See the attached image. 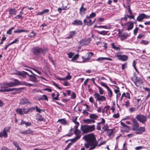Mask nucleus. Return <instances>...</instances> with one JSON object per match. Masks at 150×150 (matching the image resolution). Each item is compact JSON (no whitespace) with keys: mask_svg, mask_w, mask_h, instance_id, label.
<instances>
[{"mask_svg":"<svg viewBox=\"0 0 150 150\" xmlns=\"http://www.w3.org/2000/svg\"><path fill=\"white\" fill-rule=\"evenodd\" d=\"M9 14L10 16L13 15H16L17 12V10L15 8H11L9 10Z\"/></svg>","mask_w":150,"mask_h":150,"instance_id":"obj_26","label":"nucleus"},{"mask_svg":"<svg viewBox=\"0 0 150 150\" xmlns=\"http://www.w3.org/2000/svg\"><path fill=\"white\" fill-rule=\"evenodd\" d=\"M80 129L83 134L92 132L94 131V125L91 126L87 125H81Z\"/></svg>","mask_w":150,"mask_h":150,"instance_id":"obj_3","label":"nucleus"},{"mask_svg":"<svg viewBox=\"0 0 150 150\" xmlns=\"http://www.w3.org/2000/svg\"><path fill=\"white\" fill-rule=\"evenodd\" d=\"M71 142L69 143L67 145L65 149V150H67L68 149H69L70 146L73 143H74V142H73L72 141V139L71 140Z\"/></svg>","mask_w":150,"mask_h":150,"instance_id":"obj_42","label":"nucleus"},{"mask_svg":"<svg viewBox=\"0 0 150 150\" xmlns=\"http://www.w3.org/2000/svg\"><path fill=\"white\" fill-rule=\"evenodd\" d=\"M131 120L132 122V129L133 131H136L139 127V124L135 119V118H132Z\"/></svg>","mask_w":150,"mask_h":150,"instance_id":"obj_10","label":"nucleus"},{"mask_svg":"<svg viewBox=\"0 0 150 150\" xmlns=\"http://www.w3.org/2000/svg\"><path fill=\"white\" fill-rule=\"evenodd\" d=\"M94 27H97L98 28H103L105 29H110V28L109 26H107L105 25H100L98 26H96V25H94Z\"/></svg>","mask_w":150,"mask_h":150,"instance_id":"obj_35","label":"nucleus"},{"mask_svg":"<svg viewBox=\"0 0 150 150\" xmlns=\"http://www.w3.org/2000/svg\"><path fill=\"white\" fill-rule=\"evenodd\" d=\"M25 73V72H18V74L23 77H24L25 76V75L26 74Z\"/></svg>","mask_w":150,"mask_h":150,"instance_id":"obj_46","label":"nucleus"},{"mask_svg":"<svg viewBox=\"0 0 150 150\" xmlns=\"http://www.w3.org/2000/svg\"><path fill=\"white\" fill-rule=\"evenodd\" d=\"M21 104L23 105L25 104H31V103L26 98H24L21 99Z\"/></svg>","mask_w":150,"mask_h":150,"instance_id":"obj_20","label":"nucleus"},{"mask_svg":"<svg viewBox=\"0 0 150 150\" xmlns=\"http://www.w3.org/2000/svg\"><path fill=\"white\" fill-rule=\"evenodd\" d=\"M121 124L123 126L126 128V130H125V131L126 132H128L129 130V127L127 126L123 122H120Z\"/></svg>","mask_w":150,"mask_h":150,"instance_id":"obj_33","label":"nucleus"},{"mask_svg":"<svg viewBox=\"0 0 150 150\" xmlns=\"http://www.w3.org/2000/svg\"><path fill=\"white\" fill-rule=\"evenodd\" d=\"M76 98V94L74 92H73L72 93V94L71 96V99H74Z\"/></svg>","mask_w":150,"mask_h":150,"instance_id":"obj_53","label":"nucleus"},{"mask_svg":"<svg viewBox=\"0 0 150 150\" xmlns=\"http://www.w3.org/2000/svg\"><path fill=\"white\" fill-rule=\"evenodd\" d=\"M93 22L92 21L91 19L89 18L88 17H86L83 20V22L85 25L88 26L91 25Z\"/></svg>","mask_w":150,"mask_h":150,"instance_id":"obj_14","label":"nucleus"},{"mask_svg":"<svg viewBox=\"0 0 150 150\" xmlns=\"http://www.w3.org/2000/svg\"><path fill=\"white\" fill-rule=\"evenodd\" d=\"M76 32L75 31H71L70 32V34L69 36L66 38V39H69L72 38L75 35Z\"/></svg>","mask_w":150,"mask_h":150,"instance_id":"obj_28","label":"nucleus"},{"mask_svg":"<svg viewBox=\"0 0 150 150\" xmlns=\"http://www.w3.org/2000/svg\"><path fill=\"white\" fill-rule=\"evenodd\" d=\"M22 109L23 112V113L27 114L28 113V110L27 109H26L25 108H23Z\"/></svg>","mask_w":150,"mask_h":150,"instance_id":"obj_57","label":"nucleus"},{"mask_svg":"<svg viewBox=\"0 0 150 150\" xmlns=\"http://www.w3.org/2000/svg\"><path fill=\"white\" fill-rule=\"evenodd\" d=\"M91 39L89 38H87L81 40L80 41V45L83 46L88 45L90 42Z\"/></svg>","mask_w":150,"mask_h":150,"instance_id":"obj_13","label":"nucleus"},{"mask_svg":"<svg viewBox=\"0 0 150 150\" xmlns=\"http://www.w3.org/2000/svg\"><path fill=\"white\" fill-rule=\"evenodd\" d=\"M28 30H25L23 29H18L16 30H15L14 31V33H21L22 32H26L28 33Z\"/></svg>","mask_w":150,"mask_h":150,"instance_id":"obj_29","label":"nucleus"},{"mask_svg":"<svg viewBox=\"0 0 150 150\" xmlns=\"http://www.w3.org/2000/svg\"><path fill=\"white\" fill-rule=\"evenodd\" d=\"M119 36L121 40L123 41L127 39V37L129 36V35L127 33H124L120 34Z\"/></svg>","mask_w":150,"mask_h":150,"instance_id":"obj_17","label":"nucleus"},{"mask_svg":"<svg viewBox=\"0 0 150 150\" xmlns=\"http://www.w3.org/2000/svg\"><path fill=\"white\" fill-rule=\"evenodd\" d=\"M25 132L26 134H33V131H32L31 129H30L26 130Z\"/></svg>","mask_w":150,"mask_h":150,"instance_id":"obj_41","label":"nucleus"},{"mask_svg":"<svg viewBox=\"0 0 150 150\" xmlns=\"http://www.w3.org/2000/svg\"><path fill=\"white\" fill-rule=\"evenodd\" d=\"M138 30V28H136L134 30V33L135 35H136L137 34Z\"/></svg>","mask_w":150,"mask_h":150,"instance_id":"obj_64","label":"nucleus"},{"mask_svg":"<svg viewBox=\"0 0 150 150\" xmlns=\"http://www.w3.org/2000/svg\"><path fill=\"white\" fill-rule=\"evenodd\" d=\"M49 11V10L48 9H45L42 11V15L45 13H47Z\"/></svg>","mask_w":150,"mask_h":150,"instance_id":"obj_51","label":"nucleus"},{"mask_svg":"<svg viewBox=\"0 0 150 150\" xmlns=\"http://www.w3.org/2000/svg\"><path fill=\"white\" fill-rule=\"evenodd\" d=\"M138 109V108L132 107L130 108L129 109V111L130 112H134L135 111H137Z\"/></svg>","mask_w":150,"mask_h":150,"instance_id":"obj_37","label":"nucleus"},{"mask_svg":"<svg viewBox=\"0 0 150 150\" xmlns=\"http://www.w3.org/2000/svg\"><path fill=\"white\" fill-rule=\"evenodd\" d=\"M116 57L118 58L119 60L122 61H126L127 60L128 58V56L126 55L117 54Z\"/></svg>","mask_w":150,"mask_h":150,"instance_id":"obj_16","label":"nucleus"},{"mask_svg":"<svg viewBox=\"0 0 150 150\" xmlns=\"http://www.w3.org/2000/svg\"><path fill=\"white\" fill-rule=\"evenodd\" d=\"M111 45L112 46V47L117 50H120V49L119 47H117L115 46L114 45V43H112L111 44Z\"/></svg>","mask_w":150,"mask_h":150,"instance_id":"obj_39","label":"nucleus"},{"mask_svg":"<svg viewBox=\"0 0 150 150\" xmlns=\"http://www.w3.org/2000/svg\"><path fill=\"white\" fill-rule=\"evenodd\" d=\"M48 50V49L47 48H42L38 46L33 47L31 50L35 59L36 60H42L43 58L41 54L45 56Z\"/></svg>","mask_w":150,"mask_h":150,"instance_id":"obj_1","label":"nucleus"},{"mask_svg":"<svg viewBox=\"0 0 150 150\" xmlns=\"http://www.w3.org/2000/svg\"><path fill=\"white\" fill-rule=\"evenodd\" d=\"M127 67V64L126 63L123 64L122 65V70H124L125 68Z\"/></svg>","mask_w":150,"mask_h":150,"instance_id":"obj_61","label":"nucleus"},{"mask_svg":"<svg viewBox=\"0 0 150 150\" xmlns=\"http://www.w3.org/2000/svg\"><path fill=\"white\" fill-rule=\"evenodd\" d=\"M81 131L79 129L75 130L74 133L76 136L74 138L72 139V141L73 142H75L80 138L81 136Z\"/></svg>","mask_w":150,"mask_h":150,"instance_id":"obj_11","label":"nucleus"},{"mask_svg":"<svg viewBox=\"0 0 150 150\" xmlns=\"http://www.w3.org/2000/svg\"><path fill=\"white\" fill-rule=\"evenodd\" d=\"M19 41V40L18 38H16L14 40H13L12 42L10 43V44L12 45L14 43H16V42Z\"/></svg>","mask_w":150,"mask_h":150,"instance_id":"obj_58","label":"nucleus"},{"mask_svg":"<svg viewBox=\"0 0 150 150\" xmlns=\"http://www.w3.org/2000/svg\"><path fill=\"white\" fill-rule=\"evenodd\" d=\"M136 133L137 134H140L145 131V128L144 127H139L137 130Z\"/></svg>","mask_w":150,"mask_h":150,"instance_id":"obj_21","label":"nucleus"},{"mask_svg":"<svg viewBox=\"0 0 150 150\" xmlns=\"http://www.w3.org/2000/svg\"><path fill=\"white\" fill-rule=\"evenodd\" d=\"M28 110V113L29 112H31L35 110V107H32L29 108L27 109Z\"/></svg>","mask_w":150,"mask_h":150,"instance_id":"obj_52","label":"nucleus"},{"mask_svg":"<svg viewBox=\"0 0 150 150\" xmlns=\"http://www.w3.org/2000/svg\"><path fill=\"white\" fill-rule=\"evenodd\" d=\"M126 8H127L128 10V11L129 12V13H130V14H132V13L131 10L130 8V6L129 5H127V7H126Z\"/></svg>","mask_w":150,"mask_h":150,"instance_id":"obj_48","label":"nucleus"},{"mask_svg":"<svg viewBox=\"0 0 150 150\" xmlns=\"http://www.w3.org/2000/svg\"><path fill=\"white\" fill-rule=\"evenodd\" d=\"M71 78V76L70 75V74L69 73H68L67 75L65 78L64 79H70Z\"/></svg>","mask_w":150,"mask_h":150,"instance_id":"obj_49","label":"nucleus"},{"mask_svg":"<svg viewBox=\"0 0 150 150\" xmlns=\"http://www.w3.org/2000/svg\"><path fill=\"white\" fill-rule=\"evenodd\" d=\"M95 97L98 100L102 101L105 100L106 98L104 96H101L99 94L96 93L94 94Z\"/></svg>","mask_w":150,"mask_h":150,"instance_id":"obj_15","label":"nucleus"},{"mask_svg":"<svg viewBox=\"0 0 150 150\" xmlns=\"http://www.w3.org/2000/svg\"><path fill=\"white\" fill-rule=\"evenodd\" d=\"M145 18H146V15L144 14H142L137 17V20L138 21H140Z\"/></svg>","mask_w":150,"mask_h":150,"instance_id":"obj_25","label":"nucleus"},{"mask_svg":"<svg viewBox=\"0 0 150 150\" xmlns=\"http://www.w3.org/2000/svg\"><path fill=\"white\" fill-rule=\"evenodd\" d=\"M25 74L28 76V79L29 80L34 83H37L38 82V78L40 77L33 73V74H29L28 73H25Z\"/></svg>","mask_w":150,"mask_h":150,"instance_id":"obj_5","label":"nucleus"},{"mask_svg":"<svg viewBox=\"0 0 150 150\" xmlns=\"http://www.w3.org/2000/svg\"><path fill=\"white\" fill-rule=\"evenodd\" d=\"M12 143L15 147H17L19 146L18 143L16 141H13Z\"/></svg>","mask_w":150,"mask_h":150,"instance_id":"obj_62","label":"nucleus"},{"mask_svg":"<svg viewBox=\"0 0 150 150\" xmlns=\"http://www.w3.org/2000/svg\"><path fill=\"white\" fill-rule=\"evenodd\" d=\"M35 36V33L33 31H32L31 32L30 34L28 35V36L31 38H34Z\"/></svg>","mask_w":150,"mask_h":150,"instance_id":"obj_40","label":"nucleus"},{"mask_svg":"<svg viewBox=\"0 0 150 150\" xmlns=\"http://www.w3.org/2000/svg\"><path fill=\"white\" fill-rule=\"evenodd\" d=\"M107 89L108 90V95L110 97H111L112 95V92L109 88Z\"/></svg>","mask_w":150,"mask_h":150,"instance_id":"obj_38","label":"nucleus"},{"mask_svg":"<svg viewBox=\"0 0 150 150\" xmlns=\"http://www.w3.org/2000/svg\"><path fill=\"white\" fill-rule=\"evenodd\" d=\"M96 44L98 45H99L100 47L101 46H103L104 48V49L105 50H106L107 48V44L106 43L98 42L96 43Z\"/></svg>","mask_w":150,"mask_h":150,"instance_id":"obj_24","label":"nucleus"},{"mask_svg":"<svg viewBox=\"0 0 150 150\" xmlns=\"http://www.w3.org/2000/svg\"><path fill=\"white\" fill-rule=\"evenodd\" d=\"M86 8H83V5L81 6V7L79 9L80 11V12H84L85 11H86Z\"/></svg>","mask_w":150,"mask_h":150,"instance_id":"obj_50","label":"nucleus"},{"mask_svg":"<svg viewBox=\"0 0 150 150\" xmlns=\"http://www.w3.org/2000/svg\"><path fill=\"white\" fill-rule=\"evenodd\" d=\"M98 33L100 34L103 35H105L107 34V32L105 31H98Z\"/></svg>","mask_w":150,"mask_h":150,"instance_id":"obj_45","label":"nucleus"},{"mask_svg":"<svg viewBox=\"0 0 150 150\" xmlns=\"http://www.w3.org/2000/svg\"><path fill=\"white\" fill-rule=\"evenodd\" d=\"M115 86L116 88L117 89H114V91L115 93H118L120 92V91L119 90V88L117 86Z\"/></svg>","mask_w":150,"mask_h":150,"instance_id":"obj_59","label":"nucleus"},{"mask_svg":"<svg viewBox=\"0 0 150 150\" xmlns=\"http://www.w3.org/2000/svg\"><path fill=\"white\" fill-rule=\"evenodd\" d=\"M44 91H47L49 92H52V90L51 88H47L45 89H43Z\"/></svg>","mask_w":150,"mask_h":150,"instance_id":"obj_60","label":"nucleus"},{"mask_svg":"<svg viewBox=\"0 0 150 150\" xmlns=\"http://www.w3.org/2000/svg\"><path fill=\"white\" fill-rule=\"evenodd\" d=\"M100 84L102 86L104 87L107 89L108 88H109V87L107 85H106V84L105 83H104L103 82H101L100 83Z\"/></svg>","mask_w":150,"mask_h":150,"instance_id":"obj_54","label":"nucleus"},{"mask_svg":"<svg viewBox=\"0 0 150 150\" xmlns=\"http://www.w3.org/2000/svg\"><path fill=\"white\" fill-rule=\"evenodd\" d=\"M62 84L65 86H69V83L68 81H64L62 83Z\"/></svg>","mask_w":150,"mask_h":150,"instance_id":"obj_56","label":"nucleus"},{"mask_svg":"<svg viewBox=\"0 0 150 150\" xmlns=\"http://www.w3.org/2000/svg\"><path fill=\"white\" fill-rule=\"evenodd\" d=\"M72 24L74 25H81L82 24V22L81 20L76 19L72 23Z\"/></svg>","mask_w":150,"mask_h":150,"instance_id":"obj_19","label":"nucleus"},{"mask_svg":"<svg viewBox=\"0 0 150 150\" xmlns=\"http://www.w3.org/2000/svg\"><path fill=\"white\" fill-rule=\"evenodd\" d=\"M15 81H16V86L19 85H25L26 86L27 82L25 81H20L16 79H15Z\"/></svg>","mask_w":150,"mask_h":150,"instance_id":"obj_22","label":"nucleus"},{"mask_svg":"<svg viewBox=\"0 0 150 150\" xmlns=\"http://www.w3.org/2000/svg\"><path fill=\"white\" fill-rule=\"evenodd\" d=\"M93 54V53L91 52L87 53L85 55L82 57V58L83 59L82 62H84L88 61L92 56Z\"/></svg>","mask_w":150,"mask_h":150,"instance_id":"obj_12","label":"nucleus"},{"mask_svg":"<svg viewBox=\"0 0 150 150\" xmlns=\"http://www.w3.org/2000/svg\"><path fill=\"white\" fill-rule=\"evenodd\" d=\"M16 112L20 115H22L23 114L22 109L21 108H18L16 109Z\"/></svg>","mask_w":150,"mask_h":150,"instance_id":"obj_32","label":"nucleus"},{"mask_svg":"<svg viewBox=\"0 0 150 150\" xmlns=\"http://www.w3.org/2000/svg\"><path fill=\"white\" fill-rule=\"evenodd\" d=\"M39 100H45L47 101L48 100V99L47 97V95H43L40 98L38 99Z\"/></svg>","mask_w":150,"mask_h":150,"instance_id":"obj_30","label":"nucleus"},{"mask_svg":"<svg viewBox=\"0 0 150 150\" xmlns=\"http://www.w3.org/2000/svg\"><path fill=\"white\" fill-rule=\"evenodd\" d=\"M135 119L140 122L144 124L147 121L148 117L144 115L139 114L136 115Z\"/></svg>","mask_w":150,"mask_h":150,"instance_id":"obj_4","label":"nucleus"},{"mask_svg":"<svg viewBox=\"0 0 150 150\" xmlns=\"http://www.w3.org/2000/svg\"><path fill=\"white\" fill-rule=\"evenodd\" d=\"M84 122L86 124H91V123H94V120L91 119H86L83 120Z\"/></svg>","mask_w":150,"mask_h":150,"instance_id":"obj_27","label":"nucleus"},{"mask_svg":"<svg viewBox=\"0 0 150 150\" xmlns=\"http://www.w3.org/2000/svg\"><path fill=\"white\" fill-rule=\"evenodd\" d=\"M10 127L5 128L3 131L0 132V137L1 138L4 137L5 138H7L8 136L7 132H10Z\"/></svg>","mask_w":150,"mask_h":150,"instance_id":"obj_9","label":"nucleus"},{"mask_svg":"<svg viewBox=\"0 0 150 150\" xmlns=\"http://www.w3.org/2000/svg\"><path fill=\"white\" fill-rule=\"evenodd\" d=\"M106 143V142L105 141H104L101 142L98 145V142L96 141V138H95V137H94V148L97 146H100L101 145L105 144Z\"/></svg>","mask_w":150,"mask_h":150,"instance_id":"obj_23","label":"nucleus"},{"mask_svg":"<svg viewBox=\"0 0 150 150\" xmlns=\"http://www.w3.org/2000/svg\"><path fill=\"white\" fill-rule=\"evenodd\" d=\"M15 79H13V82H4L2 84L3 87L5 88H8L9 87H13L16 86V81H15Z\"/></svg>","mask_w":150,"mask_h":150,"instance_id":"obj_7","label":"nucleus"},{"mask_svg":"<svg viewBox=\"0 0 150 150\" xmlns=\"http://www.w3.org/2000/svg\"><path fill=\"white\" fill-rule=\"evenodd\" d=\"M58 122H60L61 124L66 125L67 123V121L64 119H59L58 120Z\"/></svg>","mask_w":150,"mask_h":150,"instance_id":"obj_31","label":"nucleus"},{"mask_svg":"<svg viewBox=\"0 0 150 150\" xmlns=\"http://www.w3.org/2000/svg\"><path fill=\"white\" fill-rule=\"evenodd\" d=\"M3 87V85H1L0 88V92H8L14 91H18L21 89H23L24 88V87H21L19 88H5Z\"/></svg>","mask_w":150,"mask_h":150,"instance_id":"obj_6","label":"nucleus"},{"mask_svg":"<svg viewBox=\"0 0 150 150\" xmlns=\"http://www.w3.org/2000/svg\"><path fill=\"white\" fill-rule=\"evenodd\" d=\"M86 17H88L89 18L91 19L94 17V12H92L89 16H87Z\"/></svg>","mask_w":150,"mask_h":150,"instance_id":"obj_55","label":"nucleus"},{"mask_svg":"<svg viewBox=\"0 0 150 150\" xmlns=\"http://www.w3.org/2000/svg\"><path fill=\"white\" fill-rule=\"evenodd\" d=\"M132 80L134 82V84L137 87L139 86L140 84L143 83V81L141 79L138 78L137 76L134 75L132 79Z\"/></svg>","mask_w":150,"mask_h":150,"instance_id":"obj_8","label":"nucleus"},{"mask_svg":"<svg viewBox=\"0 0 150 150\" xmlns=\"http://www.w3.org/2000/svg\"><path fill=\"white\" fill-rule=\"evenodd\" d=\"M74 54V53L69 52L67 53V55L69 58H71L72 57Z\"/></svg>","mask_w":150,"mask_h":150,"instance_id":"obj_43","label":"nucleus"},{"mask_svg":"<svg viewBox=\"0 0 150 150\" xmlns=\"http://www.w3.org/2000/svg\"><path fill=\"white\" fill-rule=\"evenodd\" d=\"M35 110L37 112H39V113L41 112V109L38 108V107L37 106H35Z\"/></svg>","mask_w":150,"mask_h":150,"instance_id":"obj_63","label":"nucleus"},{"mask_svg":"<svg viewBox=\"0 0 150 150\" xmlns=\"http://www.w3.org/2000/svg\"><path fill=\"white\" fill-rule=\"evenodd\" d=\"M124 24L127 25L126 29L128 30H132L134 26L133 23L131 22H128L126 23H125Z\"/></svg>","mask_w":150,"mask_h":150,"instance_id":"obj_18","label":"nucleus"},{"mask_svg":"<svg viewBox=\"0 0 150 150\" xmlns=\"http://www.w3.org/2000/svg\"><path fill=\"white\" fill-rule=\"evenodd\" d=\"M108 128V126L107 124H106L103 127V129L104 130V131H107Z\"/></svg>","mask_w":150,"mask_h":150,"instance_id":"obj_47","label":"nucleus"},{"mask_svg":"<svg viewBox=\"0 0 150 150\" xmlns=\"http://www.w3.org/2000/svg\"><path fill=\"white\" fill-rule=\"evenodd\" d=\"M79 57V55L78 54H76L73 57L71 60V61L74 62Z\"/></svg>","mask_w":150,"mask_h":150,"instance_id":"obj_34","label":"nucleus"},{"mask_svg":"<svg viewBox=\"0 0 150 150\" xmlns=\"http://www.w3.org/2000/svg\"><path fill=\"white\" fill-rule=\"evenodd\" d=\"M83 139L85 140L87 143L85 144L84 146L87 148H88L90 146H91L88 150H91L94 149V134L91 133L84 136L83 138Z\"/></svg>","mask_w":150,"mask_h":150,"instance_id":"obj_2","label":"nucleus"},{"mask_svg":"<svg viewBox=\"0 0 150 150\" xmlns=\"http://www.w3.org/2000/svg\"><path fill=\"white\" fill-rule=\"evenodd\" d=\"M107 132L109 136H110L113 132V131L111 129H108Z\"/></svg>","mask_w":150,"mask_h":150,"instance_id":"obj_44","label":"nucleus"},{"mask_svg":"<svg viewBox=\"0 0 150 150\" xmlns=\"http://www.w3.org/2000/svg\"><path fill=\"white\" fill-rule=\"evenodd\" d=\"M110 107L109 106L107 105L105 106L102 112L104 113V112H107L108 110L109 109Z\"/></svg>","mask_w":150,"mask_h":150,"instance_id":"obj_36","label":"nucleus"}]
</instances>
